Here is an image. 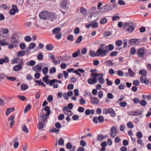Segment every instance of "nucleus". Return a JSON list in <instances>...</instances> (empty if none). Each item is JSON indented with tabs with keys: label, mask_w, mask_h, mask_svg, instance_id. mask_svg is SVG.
Masks as SVG:
<instances>
[{
	"label": "nucleus",
	"mask_w": 151,
	"mask_h": 151,
	"mask_svg": "<svg viewBox=\"0 0 151 151\" xmlns=\"http://www.w3.org/2000/svg\"><path fill=\"white\" fill-rule=\"evenodd\" d=\"M56 68L55 67H52L50 69L49 72L50 73L52 74L56 72Z\"/></svg>",
	"instance_id": "46"
},
{
	"label": "nucleus",
	"mask_w": 151,
	"mask_h": 151,
	"mask_svg": "<svg viewBox=\"0 0 151 151\" xmlns=\"http://www.w3.org/2000/svg\"><path fill=\"white\" fill-rule=\"evenodd\" d=\"M46 48L47 50L50 51L53 49L54 47L51 44H49L46 45Z\"/></svg>",
	"instance_id": "23"
},
{
	"label": "nucleus",
	"mask_w": 151,
	"mask_h": 151,
	"mask_svg": "<svg viewBox=\"0 0 151 151\" xmlns=\"http://www.w3.org/2000/svg\"><path fill=\"white\" fill-rule=\"evenodd\" d=\"M79 102L81 105H84L86 104V101L83 99H81L79 100Z\"/></svg>",
	"instance_id": "63"
},
{
	"label": "nucleus",
	"mask_w": 151,
	"mask_h": 151,
	"mask_svg": "<svg viewBox=\"0 0 151 151\" xmlns=\"http://www.w3.org/2000/svg\"><path fill=\"white\" fill-rule=\"evenodd\" d=\"M125 87V84L124 83H122L119 85L118 86V88L120 89H123Z\"/></svg>",
	"instance_id": "59"
},
{
	"label": "nucleus",
	"mask_w": 151,
	"mask_h": 151,
	"mask_svg": "<svg viewBox=\"0 0 151 151\" xmlns=\"http://www.w3.org/2000/svg\"><path fill=\"white\" fill-rule=\"evenodd\" d=\"M118 3L121 5H124L125 4V2L122 0H119L118 1Z\"/></svg>",
	"instance_id": "64"
},
{
	"label": "nucleus",
	"mask_w": 151,
	"mask_h": 151,
	"mask_svg": "<svg viewBox=\"0 0 151 151\" xmlns=\"http://www.w3.org/2000/svg\"><path fill=\"white\" fill-rule=\"evenodd\" d=\"M49 17L47 19L50 20L51 21H52L55 20L57 17L55 13L53 12L48 13Z\"/></svg>",
	"instance_id": "11"
},
{
	"label": "nucleus",
	"mask_w": 151,
	"mask_h": 151,
	"mask_svg": "<svg viewBox=\"0 0 151 151\" xmlns=\"http://www.w3.org/2000/svg\"><path fill=\"white\" fill-rule=\"evenodd\" d=\"M31 105L30 104H28L25 108L24 109V112L26 113L27 111L31 109Z\"/></svg>",
	"instance_id": "35"
},
{
	"label": "nucleus",
	"mask_w": 151,
	"mask_h": 151,
	"mask_svg": "<svg viewBox=\"0 0 151 151\" xmlns=\"http://www.w3.org/2000/svg\"><path fill=\"white\" fill-rule=\"evenodd\" d=\"M98 26V24L97 22H95L91 24V27L93 28H97Z\"/></svg>",
	"instance_id": "55"
},
{
	"label": "nucleus",
	"mask_w": 151,
	"mask_h": 151,
	"mask_svg": "<svg viewBox=\"0 0 151 151\" xmlns=\"http://www.w3.org/2000/svg\"><path fill=\"white\" fill-rule=\"evenodd\" d=\"M19 47L21 50H24L26 46L24 43H22L20 44Z\"/></svg>",
	"instance_id": "42"
},
{
	"label": "nucleus",
	"mask_w": 151,
	"mask_h": 151,
	"mask_svg": "<svg viewBox=\"0 0 151 151\" xmlns=\"http://www.w3.org/2000/svg\"><path fill=\"white\" fill-rule=\"evenodd\" d=\"M104 118L102 116H100L99 117L94 116L93 119V122L96 124L98 123L99 122L100 123H102L104 122Z\"/></svg>",
	"instance_id": "6"
},
{
	"label": "nucleus",
	"mask_w": 151,
	"mask_h": 151,
	"mask_svg": "<svg viewBox=\"0 0 151 151\" xmlns=\"http://www.w3.org/2000/svg\"><path fill=\"white\" fill-rule=\"evenodd\" d=\"M49 77L48 75H45V76L42 78V81L45 82L47 84L49 85L50 86H52L55 83V79L50 80L49 79Z\"/></svg>",
	"instance_id": "5"
},
{
	"label": "nucleus",
	"mask_w": 151,
	"mask_h": 151,
	"mask_svg": "<svg viewBox=\"0 0 151 151\" xmlns=\"http://www.w3.org/2000/svg\"><path fill=\"white\" fill-rule=\"evenodd\" d=\"M107 22V19L106 18H102L100 20V23L101 24H105Z\"/></svg>",
	"instance_id": "34"
},
{
	"label": "nucleus",
	"mask_w": 151,
	"mask_h": 151,
	"mask_svg": "<svg viewBox=\"0 0 151 151\" xmlns=\"http://www.w3.org/2000/svg\"><path fill=\"white\" fill-rule=\"evenodd\" d=\"M145 50L143 48L138 49L136 52V53L138 54V56L140 58H142L145 55Z\"/></svg>",
	"instance_id": "10"
},
{
	"label": "nucleus",
	"mask_w": 151,
	"mask_h": 151,
	"mask_svg": "<svg viewBox=\"0 0 151 151\" xmlns=\"http://www.w3.org/2000/svg\"><path fill=\"white\" fill-rule=\"evenodd\" d=\"M22 129L23 131L26 133H28L29 130L25 124H23L22 126Z\"/></svg>",
	"instance_id": "27"
},
{
	"label": "nucleus",
	"mask_w": 151,
	"mask_h": 151,
	"mask_svg": "<svg viewBox=\"0 0 151 151\" xmlns=\"http://www.w3.org/2000/svg\"><path fill=\"white\" fill-rule=\"evenodd\" d=\"M99 100L96 97H91L90 101L92 104L95 105H97L99 103Z\"/></svg>",
	"instance_id": "14"
},
{
	"label": "nucleus",
	"mask_w": 151,
	"mask_h": 151,
	"mask_svg": "<svg viewBox=\"0 0 151 151\" xmlns=\"http://www.w3.org/2000/svg\"><path fill=\"white\" fill-rule=\"evenodd\" d=\"M45 123L39 122L37 125V128L39 130H42L44 127Z\"/></svg>",
	"instance_id": "19"
},
{
	"label": "nucleus",
	"mask_w": 151,
	"mask_h": 151,
	"mask_svg": "<svg viewBox=\"0 0 151 151\" xmlns=\"http://www.w3.org/2000/svg\"><path fill=\"white\" fill-rule=\"evenodd\" d=\"M136 52V50L135 48L134 47H132L130 51V53L132 55H133L135 54Z\"/></svg>",
	"instance_id": "38"
},
{
	"label": "nucleus",
	"mask_w": 151,
	"mask_h": 151,
	"mask_svg": "<svg viewBox=\"0 0 151 151\" xmlns=\"http://www.w3.org/2000/svg\"><path fill=\"white\" fill-rule=\"evenodd\" d=\"M80 11L82 14L86 15V10L85 9L84 7H81L80 8Z\"/></svg>",
	"instance_id": "25"
},
{
	"label": "nucleus",
	"mask_w": 151,
	"mask_h": 151,
	"mask_svg": "<svg viewBox=\"0 0 151 151\" xmlns=\"http://www.w3.org/2000/svg\"><path fill=\"white\" fill-rule=\"evenodd\" d=\"M116 5L115 3H114L112 5L108 4L103 6L101 8V12H106L111 10Z\"/></svg>",
	"instance_id": "2"
},
{
	"label": "nucleus",
	"mask_w": 151,
	"mask_h": 151,
	"mask_svg": "<svg viewBox=\"0 0 151 151\" xmlns=\"http://www.w3.org/2000/svg\"><path fill=\"white\" fill-rule=\"evenodd\" d=\"M36 46L34 42H32L29 45V49H33Z\"/></svg>",
	"instance_id": "48"
},
{
	"label": "nucleus",
	"mask_w": 151,
	"mask_h": 151,
	"mask_svg": "<svg viewBox=\"0 0 151 151\" xmlns=\"http://www.w3.org/2000/svg\"><path fill=\"white\" fill-rule=\"evenodd\" d=\"M89 55L93 57H94L95 56H98V55H96V52L95 53L94 51L92 50H91L89 51Z\"/></svg>",
	"instance_id": "32"
},
{
	"label": "nucleus",
	"mask_w": 151,
	"mask_h": 151,
	"mask_svg": "<svg viewBox=\"0 0 151 151\" xmlns=\"http://www.w3.org/2000/svg\"><path fill=\"white\" fill-rule=\"evenodd\" d=\"M139 103L142 106H145L147 104V102L145 100H142L140 101Z\"/></svg>",
	"instance_id": "43"
},
{
	"label": "nucleus",
	"mask_w": 151,
	"mask_h": 151,
	"mask_svg": "<svg viewBox=\"0 0 151 151\" xmlns=\"http://www.w3.org/2000/svg\"><path fill=\"white\" fill-rule=\"evenodd\" d=\"M55 127L57 129H59L61 128L62 126L61 124L58 122H56L55 124Z\"/></svg>",
	"instance_id": "45"
},
{
	"label": "nucleus",
	"mask_w": 151,
	"mask_h": 151,
	"mask_svg": "<svg viewBox=\"0 0 151 151\" xmlns=\"http://www.w3.org/2000/svg\"><path fill=\"white\" fill-rule=\"evenodd\" d=\"M115 44H116L118 46H121L122 44V41L121 40H117L115 42Z\"/></svg>",
	"instance_id": "44"
},
{
	"label": "nucleus",
	"mask_w": 151,
	"mask_h": 151,
	"mask_svg": "<svg viewBox=\"0 0 151 151\" xmlns=\"http://www.w3.org/2000/svg\"><path fill=\"white\" fill-rule=\"evenodd\" d=\"M61 29L59 27H56L52 30V34L55 35V38L58 40L60 39L61 37L62 34L60 32Z\"/></svg>",
	"instance_id": "4"
},
{
	"label": "nucleus",
	"mask_w": 151,
	"mask_h": 151,
	"mask_svg": "<svg viewBox=\"0 0 151 151\" xmlns=\"http://www.w3.org/2000/svg\"><path fill=\"white\" fill-rule=\"evenodd\" d=\"M66 146L67 149L70 150V151H75V146H74L72 147V145L70 142L67 143Z\"/></svg>",
	"instance_id": "16"
},
{
	"label": "nucleus",
	"mask_w": 151,
	"mask_h": 151,
	"mask_svg": "<svg viewBox=\"0 0 151 151\" xmlns=\"http://www.w3.org/2000/svg\"><path fill=\"white\" fill-rule=\"evenodd\" d=\"M139 74L142 76H144L146 78L147 72L146 70L145 69L141 70L139 71Z\"/></svg>",
	"instance_id": "22"
},
{
	"label": "nucleus",
	"mask_w": 151,
	"mask_h": 151,
	"mask_svg": "<svg viewBox=\"0 0 151 151\" xmlns=\"http://www.w3.org/2000/svg\"><path fill=\"white\" fill-rule=\"evenodd\" d=\"M137 137L139 139L141 138L142 137V134L141 132H138L136 134Z\"/></svg>",
	"instance_id": "36"
},
{
	"label": "nucleus",
	"mask_w": 151,
	"mask_h": 151,
	"mask_svg": "<svg viewBox=\"0 0 151 151\" xmlns=\"http://www.w3.org/2000/svg\"><path fill=\"white\" fill-rule=\"evenodd\" d=\"M133 101L135 104H137L140 102L139 99L138 98H135L133 99Z\"/></svg>",
	"instance_id": "58"
},
{
	"label": "nucleus",
	"mask_w": 151,
	"mask_h": 151,
	"mask_svg": "<svg viewBox=\"0 0 151 151\" xmlns=\"http://www.w3.org/2000/svg\"><path fill=\"white\" fill-rule=\"evenodd\" d=\"M83 38V37L81 35L79 36L78 38L77 39V40H76V43H80L81 40H82Z\"/></svg>",
	"instance_id": "61"
},
{
	"label": "nucleus",
	"mask_w": 151,
	"mask_h": 151,
	"mask_svg": "<svg viewBox=\"0 0 151 151\" xmlns=\"http://www.w3.org/2000/svg\"><path fill=\"white\" fill-rule=\"evenodd\" d=\"M48 116H47L46 114H44L43 115H40V117L41 119L42 120L41 121H40V122H42V123H45V122H47V117Z\"/></svg>",
	"instance_id": "17"
},
{
	"label": "nucleus",
	"mask_w": 151,
	"mask_h": 151,
	"mask_svg": "<svg viewBox=\"0 0 151 151\" xmlns=\"http://www.w3.org/2000/svg\"><path fill=\"white\" fill-rule=\"evenodd\" d=\"M117 133V131L116 128L114 127H113L111 129L110 131V135L113 138L114 137L116 134Z\"/></svg>",
	"instance_id": "12"
},
{
	"label": "nucleus",
	"mask_w": 151,
	"mask_h": 151,
	"mask_svg": "<svg viewBox=\"0 0 151 151\" xmlns=\"http://www.w3.org/2000/svg\"><path fill=\"white\" fill-rule=\"evenodd\" d=\"M17 97L20 99L22 101H24L26 99V97L24 96H23L19 95Z\"/></svg>",
	"instance_id": "56"
},
{
	"label": "nucleus",
	"mask_w": 151,
	"mask_h": 151,
	"mask_svg": "<svg viewBox=\"0 0 151 151\" xmlns=\"http://www.w3.org/2000/svg\"><path fill=\"white\" fill-rule=\"evenodd\" d=\"M6 78L9 81H16V78L15 77L12 76L6 77Z\"/></svg>",
	"instance_id": "41"
},
{
	"label": "nucleus",
	"mask_w": 151,
	"mask_h": 151,
	"mask_svg": "<svg viewBox=\"0 0 151 151\" xmlns=\"http://www.w3.org/2000/svg\"><path fill=\"white\" fill-rule=\"evenodd\" d=\"M68 1L66 0L62 1L60 4L61 8L65 10H67L68 8Z\"/></svg>",
	"instance_id": "7"
},
{
	"label": "nucleus",
	"mask_w": 151,
	"mask_h": 151,
	"mask_svg": "<svg viewBox=\"0 0 151 151\" xmlns=\"http://www.w3.org/2000/svg\"><path fill=\"white\" fill-rule=\"evenodd\" d=\"M43 55L40 52V53L37 56V58L38 60H42L43 59Z\"/></svg>",
	"instance_id": "37"
},
{
	"label": "nucleus",
	"mask_w": 151,
	"mask_h": 151,
	"mask_svg": "<svg viewBox=\"0 0 151 151\" xmlns=\"http://www.w3.org/2000/svg\"><path fill=\"white\" fill-rule=\"evenodd\" d=\"M135 42V39H130L129 40V44L131 45H136Z\"/></svg>",
	"instance_id": "26"
},
{
	"label": "nucleus",
	"mask_w": 151,
	"mask_h": 151,
	"mask_svg": "<svg viewBox=\"0 0 151 151\" xmlns=\"http://www.w3.org/2000/svg\"><path fill=\"white\" fill-rule=\"evenodd\" d=\"M12 8L10 9L9 12L10 15H14L15 14L16 12H19V10L16 5H12Z\"/></svg>",
	"instance_id": "9"
},
{
	"label": "nucleus",
	"mask_w": 151,
	"mask_h": 151,
	"mask_svg": "<svg viewBox=\"0 0 151 151\" xmlns=\"http://www.w3.org/2000/svg\"><path fill=\"white\" fill-rule=\"evenodd\" d=\"M15 110V108L13 107H11V108H8L6 109V114L8 116L9 114Z\"/></svg>",
	"instance_id": "18"
},
{
	"label": "nucleus",
	"mask_w": 151,
	"mask_h": 151,
	"mask_svg": "<svg viewBox=\"0 0 151 151\" xmlns=\"http://www.w3.org/2000/svg\"><path fill=\"white\" fill-rule=\"evenodd\" d=\"M111 34V33L110 31H106L105 32L104 34L103 35L105 37H107L110 35Z\"/></svg>",
	"instance_id": "50"
},
{
	"label": "nucleus",
	"mask_w": 151,
	"mask_h": 151,
	"mask_svg": "<svg viewBox=\"0 0 151 151\" xmlns=\"http://www.w3.org/2000/svg\"><path fill=\"white\" fill-rule=\"evenodd\" d=\"M127 105V103L125 101L122 102L119 104L120 106L122 107H125Z\"/></svg>",
	"instance_id": "49"
},
{
	"label": "nucleus",
	"mask_w": 151,
	"mask_h": 151,
	"mask_svg": "<svg viewBox=\"0 0 151 151\" xmlns=\"http://www.w3.org/2000/svg\"><path fill=\"white\" fill-rule=\"evenodd\" d=\"M9 45V43L7 42H5L4 41H3L2 40H0V45L1 46H5V45Z\"/></svg>",
	"instance_id": "40"
},
{
	"label": "nucleus",
	"mask_w": 151,
	"mask_h": 151,
	"mask_svg": "<svg viewBox=\"0 0 151 151\" xmlns=\"http://www.w3.org/2000/svg\"><path fill=\"white\" fill-rule=\"evenodd\" d=\"M22 69V68H21L19 65H15L13 68L14 70L16 71H18L20 69Z\"/></svg>",
	"instance_id": "30"
},
{
	"label": "nucleus",
	"mask_w": 151,
	"mask_h": 151,
	"mask_svg": "<svg viewBox=\"0 0 151 151\" xmlns=\"http://www.w3.org/2000/svg\"><path fill=\"white\" fill-rule=\"evenodd\" d=\"M19 37L16 33H14L13 36L9 38L11 43L15 45V47H16L18 45V40Z\"/></svg>",
	"instance_id": "3"
},
{
	"label": "nucleus",
	"mask_w": 151,
	"mask_h": 151,
	"mask_svg": "<svg viewBox=\"0 0 151 151\" xmlns=\"http://www.w3.org/2000/svg\"><path fill=\"white\" fill-rule=\"evenodd\" d=\"M114 45L112 44H110L106 46L105 45V49H106V50L108 51V53L109 51L112 50L114 49Z\"/></svg>",
	"instance_id": "15"
},
{
	"label": "nucleus",
	"mask_w": 151,
	"mask_h": 151,
	"mask_svg": "<svg viewBox=\"0 0 151 151\" xmlns=\"http://www.w3.org/2000/svg\"><path fill=\"white\" fill-rule=\"evenodd\" d=\"M21 89L22 90H25L28 87V86L25 84H22L21 86Z\"/></svg>",
	"instance_id": "31"
},
{
	"label": "nucleus",
	"mask_w": 151,
	"mask_h": 151,
	"mask_svg": "<svg viewBox=\"0 0 151 151\" xmlns=\"http://www.w3.org/2000/svg\"><path fill=\"white\" fill-rule=\"evenodd\" d=\"M104 139L103 135L102 134H99L97 137V140L98 141H101Z\"/></svg>",
	"instance_id": "33"
},
{
	"label": "nucleus",
	"mask_w": 151,
	"mask_h": 151,
	"mask_svg": "<svg viewBox=\"0 0 151 151\" xmlns=\"http://www.w3.org/2000/svg\"><path fill=\"white\" fill-rule=\"evenodd\" d=\"M50 132H55L56 133H58L60 132V130L57 129L55 128H53L52 129L49 130Z\"/></svg>",
	"instance_id": "39"
},
{
	"label": "nucleus",
	"mask_w": 151,
	"mask_h": 151,
	"mask_svg": "<svg viewBox=\"0 0 151 151\" xmlns=\"http://www.w3.org/2000/svg\"><path fill=\"white\" fill-rule=\"evenodd\" d=\"M48 12L47 11H45L41 12L39 14L40 19H47L49 17Z\"/></svg>",
	"instance_id": "8"
},
{
	"label": "nucleus",
	"mask_w": 151,
	"mask_h": 151,
	"mask_svg": "<svg viewBox=\"0 0 151 151\" xmlns=\"http://www.w3.org/2000/svg\"><path fill=\"white\" fill-rule=\"evenodd\" d=\"M45 111H47L46 114L47 116H49L50 113V108L49 106H46L44 108Z\"/></svg>",
	"instance_id": "21"
},
{
	"label": "nucleus",
	"mask_w": 151,
	"mask_h": 151,
	"mask_svg": "<svg viewBox=\"0 0 151 151\" xmlns=\"http://www.w3.org/2000/svg\"><path fill=\"white\" fill-rule=\"evenodd\" d=\"M59 144L61 145H63L64 143V140L61 138H60L58 141Z\"/></svg>",
	"instance_id": "62"
},
{
	"label": "nucleus",
	"mask_w": 151,
	"mask_h": 151,
	"mask_svg": "<svg viewBox=\"0 0 151 151\" xmlns=\"http://www.w3.org/2000/svg\"><path fill=\"white\" fill-rule=\"evenodd\" d=\"M25 54L24 51H19L17 54V56L19 57H21L24 56Z\"/></svg>",
	"instance_id": "28"
},
{
	"label": "nucleus",
	"mask_w": 151,
	"mask_h": 151,
	"mask_svg": "<svg viewBox=\"0 0 151 151\" xmlns=\"http://www.w3.org/2000/svg\"><path fill=\"white\" fill-rule=\"evenodd\" d=\"M117 52L116 51H114L111 52L110 54V56L111 57H114L116 56L117 54Z\"/></svg>",
	"instance_id": "57"
},
{
	"label": "nucleus",
	"mask_w": 151,
	"mask_h": 151,
	"mask_svg": "<svg viewBox=\"0 0 151 151\" xmlns=\"http://www.w3.org/2000/svg\"><path fill=\"white\" fill-rule=\"evenodd\" d=\"M48 71V69L47 67L44 68L42 72L44 74H46L47 73Z\"/></svg>",
	"instance_id": "53"
},
{
	"label": "nucleus",
	"mask_w": 151,
	"mask_h": 151,
	"mask_svg": "<svg viewBox=\"0 0 151 151\" xmlns=\"http://www.w3.org/2000/svg\"><path fill=\"white\" fill-rule=\"evenodd\" d=\"M109 113L112 117H114L116 116V114L115 111L112 108H110L108 109Z\"/></svg>",
	"instance_id": "20"
},
{
	"label": "nucleus",
	"mask_w": 151,
	"mask_h": 151,
	"mask_svg": "<svg viewBox=\"0 0 151 151\" xmlns=\"http://www.w3.org/2000/svg\"><path fill=\"white\" fill-rule=\"evenodd\" d=\"M25 41L27 42H30L31 41L32 38L29 36H27L24 37Z\"/></svg>",
	"instance_id": "52"
},
{
	"label": "nucleus",
	"mask_w": 151,
	"mask_h": 151,
	"mask_svg": "<svg viewBox=\"0 0 151 151\" xmlns=\"http://www.w3.org/2000/svg\"><path fill=\"white\" fill-rule=\"evenodd\" d=\"M99 82L101 84H103L105 81L104 79L102 77H100L99 78Z\"/></svg>",
	"instance_id": "51"
},
{
	"label": "nucleus",
	"mask_w": 151,
	"mask_h": 151,
	"mask_svg": "<svg viewBox=\"0 0 151 151\" xmlns=\"http://www.w3.org/2000/svg\"><path fill=\"white\" fill-rule=\"evenodd\" d=\"M134 27L132 26H129L127 28V31L129 32H132L134 30Z\"/></svg>",
	"instance_id": "29"
},
{
	"label": "nucleus",
	"mask_w": 151,
	"mask_h": 151,
	"mask_svg": "<svg viewBox=\"0 0 151 151\" xmlns=\"http://www.w3.org/2000/svg\"><path fill=\"white\" fill-rule=\"evenodd\" d=\"M128 73L129 75L132 77H133L134 76V73L133 71L132 70V69L129 68L128 70Z\"/></svg>",
	"instance_id": "47"
},
{
	"label": "nucleus",
	"mask_w": 151,
	"mask_h": 151,
	"mask_svg": "<svg viewBox=\"0 0 151 151\" xmlns=\"http://www.w3.org/2000/svg\"><path fill=\"white\" fill-rule=\"evenodd\" d=\"M127 125V127L130 129L134 127L133 124L131 122H129L128 123Z\"/></svg>",
	"instance_id": "54"
},
{
	"label": "nucleus",
	"mask_w": 151,
	"mask_h": 151,
	"mask_svg": "<svg viewBox=\"0 0 151 151\" xmlns=\"http://www.w3.org/2000/svg\"><path fill=\"white\" fill-rule=\"evenodd\" d=\"M105 45L101 44L99 45V48L96 51V55L98 56H101L102 57L105 56L108 54V51L105 49Z\"/></svg>",
	"instance_id": "1"
},
{
	"label": "nucleus",
	"mask_w": 151,
	"mask_h": 151,
	"mask_svg": "<svg viewBox=\"0 0 151 151\" xmlns=\"http://www.w3.org/2000/svg\"><path fill=\"white\" fill-rule=\"evenodd\" d=\"M88 83L90 84H93L94 83L93 79L92 78H89L87 81Z\"/></svg>",
	"instance_id": "60"
},
{
	"label": "nucleus",
	"mask_w": 151,
	"mask_h": 151,
	"mask_svg": "<svg viewBox=\"0 0 151 151\" xmlns=\"http://www.w3.org/2000/svg\"><path fill=\"white\" fill-rule=\"evenodd\" d=\"M35 62L34 60H31L29 62L28 61L26 63V65L28 66H33L35 65Z\"/></svg>",
	"instance_id": "24"
},
{
	"label": "nucleus",
	"mask_w": 151,
	"mask_h": 151,
	"mask_svg": "<svg viewBox=\"0 0 151 151\" xmlns=\"http://www.w3.org/2000/svg\"><path fill=\"white\" fill-rule=\"evenodd\" d=\"M142 112L139 110H136L134 111H132L130 112L129 115L137 116L138 115H140L141 114Z\"/></svg>",
	"instance_id": "13"
}]
</instances>
